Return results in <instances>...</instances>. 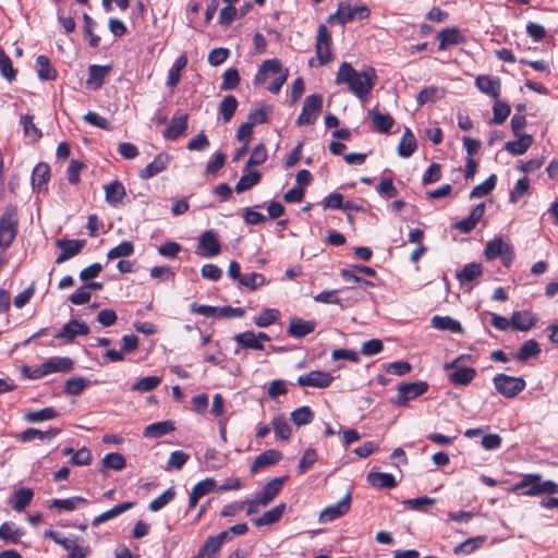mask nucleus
I'll return each instance as SVG.
<instances>
[{
  "label": "nucleus",
  "instance_id": "45",
  "mask_svg": "<svg viewBox=\"0 0 558 558\" xmlns=\"http://www.w3.org/2000/svg\"><path fill=\"white\" fill-rule=\"evenodd\" d=\"M36 64L38 66V76L43 81H54L57 78V71L51 65L49 59L40 54L36 59Z\"/></svg>",
  "mask_w": 558,
  "mask_h": 558
},
{
  "label": "nucleus",
  "instance_id": "30",
  "mask_svg": "<svg viewBox=\"0 0 558 558\" xmlns=\"http://www.w3.org/2000/svg\"><path fill=\"white\" fill-rule=\"evenodd\" d=\"M262 179V173L258 170H250L245 167L243 174L235 184V192L238 194L243 193L254 185H256Z\"/></svg>",
  "mask_w": 558,
  "mask_h": 558
},
{
  "label": "nucleus",
  "instance_id": "3",
  "mask_svg": "<svg viewBox=\"0 0 558 558\" xmlns=\"http://www.w3.org/2000/svg\"><path fill=\"white\" fill-rule=\"evenodd\" d=\"M19 230L17 208L8 205L0 217V245L7 250L13 243Z\"/></svg>",
  "mask_w": 558,
  "mask_h": 558
},
{
  "label": "nucleus",
  "instance_id": "52",
  "mask_svg": "<svg viewBox=\"0 0 558 558\" xmlns=\"http://www.w3.org/2000/svg\"><path fill=\"white\" fill-rule=\"evenodd\" d=\"M497 177L496 174L489 175L483 183L476 185L471 194V198H480L487 196L496 186Z\"/></svg>",
  "mask_w": 558,
  "mask_h": 558
},
{
  "label": "nucleus",
  "instance_id": "8",
  "mask_svg": "<svg viewBox=\"0 0 558 558\" xmlns=\"http://www.w3.org/2000/svg\"><path fill=\"white\" fill-rule=\"evenodd\" d=\"M323 108V97L319 94H312L305 97L303 101L302 111L298 118L299 125L313 124Z\"/></svg>",
  "mask_w": 558,
  "mask_h": 558
},
{
  "label": "nucleus",
  "instance_id": "10",
  "mask_svg": "<svg viewBox=\"0 0 558 558\" xmlns=\"http://www.w3.org/2000/svg\"><path fill=\"white\" fill-rule=\"evenodd\" d=\"M331 37L326 25L320 24L317 29L315 44V52L322 65L327 64L331 60Z\"/></svg>",
  "mask_w": 558,
  "mask_h": 558
},
{
  "label": "nucleus",
  "instance_id": "16",
  "mask_svg": "<svg viewBox=\"0 0 558 558\" xmlns=\"http://www.w3.org/2000/svg\"><path fill=\"white\" fill-rule=\"evenodd\" d=\"M282 72L281 61L277 58L265 60L258 68L253 80L254 86H262L268 80L269 75H277Z\"/></svg>",
  "mask_w": 558,
  "mask_h": 558
},
{
  "label": "nucleus",
  "instance_id": "25",
  "mask_svg": "<svg viewBox=\"0 0 558 558\" xmlns=\"http://www.w3.org/2000/svg\"><path fill=\"white\" fill-rule=\"evenodd\" d=\"M315 326L316 324L313 320H303L301 318L293 317L290 319L287 333L293 338L300 339L314 331Z\"/></svg>",
  "mask_w": 558,
  "mask_h": 558
},
{
  "label": "nucleus",
  "instance_id": "58",
  "mask_svg": "<svg viewBox=\"0 0 558 558\" xmlns=\"http://www.w3.org/2000/svg\"><path fill=\"white\" fill-rule=\"evenodd\" d=\"M314 417V413L310 407H301L291 413V420L296 426L310 424Z\"/></svg>",
  "mask_w": 558,
  "mask_h": 558
},
{
  "label": "nucleus",
  "instance_id": "43",
  "mask_svg": "<svg viewBox=\"0 0 558 558\" xmlns=\"http://www.w3.org/2000/svg\"><path fill=\"white\" fill-rule=\"evenodd\" d=\"M59 416V412L53 408H45L38 411H28L24 414V420L28 423H40L50 421Z\"/></svg>",
  "mask_w": 558,
  "mask_h": 558
},
{
  "label": "nucleus",
  "instance_id": "19",
  "mask_svg": "<svg viewBox=\"0 0 558 558\" xmlns=\"http://www.w3.org/2000/svg\"><path fill=\"white\" fill-rule=\"evenodd\" d=\"M484 213L485 203H480L471 210L466 218L457 221L453 225V228L462 233H470L476 227L477 222L483 218Z\"/></svg>",
  "mask_w": 558,
  "mask_h": 558
},
{
  "label": "nucleus",
  "instance_id": "18",
  "mask_svg": "<svg viewBox=\"0 0 558 558\" xmlns=\"http://www.w3.org/2000/svg\"><path fill=\"white\" fill-rule=\"evenodd\" d=\"M282 459V453L276 449H268L258 454L250 466L252 474L257 473L262 469L277 464Z\"/></svg>",
  "mask_w": 558,
  "mask_h": 558
},
{
  "label": "nucleus",
  "instance_id": "21",
  "mask_svg": "<svg viewBox=\"0 0 558 558\" xmlns=\"http://www.w3.org/2000/svg\"><path fill=\"white\" fill-rule=\"evenodd\" d=\"M60 432L61 430L59 428H50V429L44 432L38 428L29 427V428H26L24 432H22L17 436V440L21 442H28L34 439H39L41 441H49L52 438H54L56 436H58L60 434Z\"/></svg>",
  "mask_w": 558,
  "mask_h": 558
},
{
  "label": "nucleus",
  "instance_id": "27",
  "mask_svg": "<svg viewBox=\"0 0 558 558\" xmlns=\"http://www.w3.org/2000/svg\"><path fill=\"white\" fill-rule=\"evenodd\" d=\"M104 190L106 202L113 207L121 204L122 199L126 195L124 185L118 180L105 185Z\"/></svg>",
  "mask_w": 558,
  "mask_h": 558
},
{
  "label": "nucleus",
  "instance_id": "28",
  "mask_svg": "<svg viewBox=\"0 0 558 558\" xmlns=\"http://www.w3.org/2000/svg\"><path fill=\"white\" fill-rule=\"evenodd\" d=\"M476 87L484 94L498 98L500 95V80L488 75H480L475 80Z\"/></svg>",
  "mask_w": 558,
  "mask_h": 558
},
{
  "label": "nucleus",
  "instance_id": "51",
  "mask_svg": "<svg viewBox=\"0 0 558 558\" xmlns=\"http://www.w3.org/2000/svg\"><path fill=\"white\" fill-rule=\"evenodd\" d=\"M280 313L276 308H265L260 314L254 318V324L257 327L266 328L278 320Z\"/></svg>",
  "mask_w": 558,
  "mask_h": 558
},
{
  "label": "nucleus",
  "instance_id": "62",
  "mask_svg": "<svg viewBox=\"0 0 558 558\" xmlns=\"http://www.w3.org/2000/svg\"><path fill=\"white\" fill-rule=\"evenodd\" d=\"M376 191L380 196H383L387 199L392 198V197L397 196V194H398V190L395 187L392 179L386 178V177L380 179V181L376 187Z\"/></svg>",
  "mask_w": 558,
  "mask_h": 558
},
{
  "label": "nucleus",
  "instance_id": "33",
  "mask_svg": "<svg viewBox=\"0 0 558 558\" xmlns=\"http://www.w3.org/2000/svg\"><path fill=\"white\" fill-rule=\"evenodd\" d=\"M351 21H353V11L352 7L347 1L339 2L337 11L327 19V22L331 25H345Z\"/></svg>",
  "mask_w": 558,
  "mask_h": 558
},
{
  "label": "nucleus",
  "instance_id": "31",
  "mask_svg": "<svg viewBox=\"0 0 558 558\" xmlns=\"http://www.w3.org/2000/svg\"><path fill=\"white\" fill-rule=\"evenodd\" d=\"M33 496L34 493L31 488L22 487L13 493L9 502L15 511L21 512L31 504Z\"/></svg>",
  "mask_w": 558,
  "mask_h": 558
},
{
  "label": "nucleus",
  "instance_id": "54",
  "mask_svg": "<svg viewBox=\"0 0 558 558\" xmlns=\"http://www.w3.org/2000/svg\"><path fill=\"white\" fill-rule=\"evenodd\" d=\"M160 383L161 377L159 376L143 377L133 384L132 390L138 392H148L157 388Z\"/></svg>",
  "mask_w": 558,
  "mask_h": 558
},
{
  "label": "nucleus",
  "instance_id": "37",
  "mask_svg": "<svg viewBox=\"0 0 558 558\" xmlns=\"http://www.w3.org/2000/svg\"><path fill=\"white\" fill-rule=\"evenodd\" d=\"M284 509H286V504L281 502L279 505L275 506L274 508H271L270 510L266 511L262 517L254 519L253 523L258 527L266 526V525H272L281 519V517L284 512Z\"/></svg>",
  "mask_w": 558,
  "mask_h": 558
},
{
  "label": "nucleus",
  "instance_id": "15",
  "mask_svg": "<svg viewBox=\"0 0 558 558\" xmlns=\"http://www.w3.org/2000/svg\"><path fill=\"white\" fill-rule=\"evenodd\" d=\"M332 380V375L324 371H312L298 377V384L301 387L327 388Z\"/></svg>",
  "mask_w": 558,
  "mask_h": 558
},
{
  "label": "nucleus",
  "instance_id": "56",
  "mask_svg": "<svg viewBox=\"0 0 558 558\" xmlns=\"http://www.w3.org/2000/svg\"><path fill=\"white\" fill-rule=\"evenodd\" d=\"M174 497H175L174 488L169 487L160 496H158L157 498L153 499L149 502L148 509L153 512H157L160 509H162L165 506H167L170 501H172Z\"/></svg>",
  "mask_w": 558,
  "mask_h": 558
},
{
  "label": "nucleus",
  "instance_id": "42",
  "mask_svg": "<svg viewBox=\"0 0 558 558\" xmlns=\"http://www.w3.org/2000/svg\"><path fill=\"white\" fill-rule=\"evenodd\" d=\"M432 326L438 330H449L454 333L463 332L460 322L449 316H434L432 318Z\"/></svg>",
  "mask_w": 558,
  "mask_h": 558
},
{
  "label": "nucleus",
  "instance_id": "32",
  "mask_svg": "<svg viewBox=\"0 0 558 558\" xmlns=\"http://www.w3.org/2000/svg\"><path fill=\"white\" fill-rule=\"evenodd\" d=\"M50 179V167L46 162H39L32 173L33 190L41 191Z\"/></svg>",
  "mask_w": 558,
  "mask_h": 558
},
{
  "label": "nucleus",
  "instance_id": "55",
  "mask_svg": "<svg viewBox=\"0 0 558 558\" xmlns=\"http://www.w3.org/2000/svg\"><path fill=\"white\" fill-rule=\"evenodd\" d=\"M485 539H486L485 536H476V537L469 538V539L460 543L459 545H457L453 548V553L456 555H460V554L470 555L473 551H475V549L478 547V545L483 544L485 542Z\"/></svg>",
  "mask_w": 558,
  "mask_h": 558
},
{
  "label": "nucleus",
  "instance_id": "5",
  "mask_svg": "<svg viewBox=\"0 0 558 558\" xmlns=\"http://www.w3.org/2000/svg\"><path fill=\"white\" fill-rule=\"evenodd\" d=\"M495 389L505 398H514L525 389L526 383L522 377L497 374L493 378Z\"/></svg>",
  "mask_w": 558,
  "mask_h": 558
},
{
  "label": "nucleus",
  "instance_id": "13",
  "mask_svg": "<svg viewBox=\"0 0 558 558\" xmlns=\"http://www.w3.org/2000/svg\"><path fill=\"white\" fill-rule=\"evenodd\" d=\"M85 240H68V239H58L56 241V245L60 248V253L56 258L57 264H62L70 258L78 255L83 247L85 246Z\"/></svg>",
  "mask_w": 558,
  "mask_h": 558
},
{
  "label": "nucleus",
  "instance_id": "41",
  "mask_svg": "<svg viewBox=\"0 0 558 558\" xmlns=\"http://www.w3.org/2000/svg\"><path fill=\"white\" fill-rule=\"evenodd\" d=\"M439 49H446L448 46L459 45L463 41V36L458 28H445L437 35Z\"/></svg>",
  "mask_w": 558,
  "mask_h": 558
},
{
  "label": "nucleus",
  "instance_id": "23",
  "mask_svg": "<svg viewBox=\"0 0 558 558\" xmlns=\"http://www.w3.org/2000/svg\"><path fill=\"white\" fill-rule=\"evenodd\" d=\"M88 332L89 328L84 322L73 319L62 327L57 337L73 341L77 336H86Z\"/></svg>",
  "mask_w": 558,
  "mask_h": 558
},
{
  "label": "nucleus",
  "instance_id": "4",
  "mask_svg": "<svg viewBox=\"0 0 558 558\" xmlns=\"http://www.w3.org/2000/svg\"><path fill=\"white\" fill-rule=\"evenodd\" d=\"M44 536L62 546L69 553V558H85L90 551L88 546L83 545V538L77 536L74 538L63 537L52 530L46 531Z\"/></svg>",
  "mask_w": 558,
  "mask_h": 558
},
{
  "label": "nucleus",
  "instance_id": "29",
  "mask_svg": "<svg viewBox=\"0 0 558 558\" xmlns=\"http://www.w3.org/2000/svg\"><path fill=\"white\" fill-rule=\"evenodd\" d=\"M369 116L374 128L380 133H389L395 124L393 118L389 113H381L377 107L369 110Z\"/></svg>",
  "mask_w": 558,
  "mask_h": 558
},
{
  "label": "nucleus",
  "instance_id": "63",
  "mask_svg": "<svg viewBox=\"0 0 558 558\" xmlns=\"http://www.w3.org/2000/svg\"><path fill=\"white\" fill-rule=\"evenodd\" d=\"M267 149L264 144H258L252 151L247 162L246 168L253 166H260L267 160Z\"/></svg>",
  "mask_w": 558,
  "mask_h": 558
},
{
  "label": "nucleus",
  "instance_id": "50",
  "mask_svg": "<svg viewBox=\"0 0 558 558\" xmlns=\"http://www.w3.org/2000/svg\"><path fill=\"white\" fill-rule=\"evenodd\" d=\"M101 464L102 469H100V472H105V469L121 471L125 468V459L119 452H110L102 458Z\"/></svg>",
  "mask_w": 558,
  "mask_h": 558
},
{
  "label": "nucleus",
  "instance_id": "20",
  "mask_svg": "<svg viewBox=\"0 0 558 558\" xmlns=\"http://www.w3.org/2000/svg\"><path fill=\"white\" fill-rule=\"evenodd\" d=\"M187 130V114H173L169 126L163 131L166 140L175 141Z\"/></svg>",
  "mask_w": 558,
  "mask_h": 558
},
{
  "label": "nucleus",
  "instance_id": "1",
  "mask_svg": "<svg viewBox=\"0 0 558 558\" xmlns=\"http://www.w3.org/2000/svg\"><path fill=\"white\" fill-rule=\"evenodd\" d=\"M376 73L373 68L357 72L351 63L342 62L336 75L337 85L345 84L348 89L364 101L371 94L375 83Z\"/></svg>",
  "mask_w": 558,
  "mask_h": 558
},
{
  "label": "nucleus",
  "instance_id": "9",
  "mask_svg": "<svg viewBox=\"0 0 558 558\" xmlns=\"http://www.w3.org/2000/svg\"><path fill=\"white\" fill-rule=\"evenodd\" d=\"M221 252L218 234L214 230H207L198 239L197 254L203 257H214Z\"/></svg>",
  "mask_w": 558,
  "mask_h": 558
},
{
  "label": "nucleus",
  "instance_id": "17",
  "mask_svg": "<svg viewBox=\"0 0 558 558\" xmlns=\"http://www.w3.org/2000/svg\"><path fill=\"white\" fill-rule=\"evenodd\" d=\"M171 160V156L167 153H159L155 156L154 160L148 163L145 168L140 171V178L142 180L151 179L163 170L167 169L169 162Z\"/></svg>",
  "mask_w": 558,
  "mask_h": 558
},
{
  "label": "nucleus",
  "instance_id": "6",
  "mask_svg": "<svg viewBox=\"0 0 558 558\" xmlns=\"http://www.w3.org/2000/svg\"><path fill=\"white\" fill-rule=\"evenodd\" d=\"M428 389L426 381L402 383L398 386L397 397L391 399L396 407H405L410 400L424 395Z\"/></svg>",
  "mask_w": 558,
  "mask_h": 558
},
{
  "label": "nucleus",
  "instance_id": "2",
  "mask_svg": "<svg viewBox=\"0 0 558 558\" xmlns=\"http://www.w3.org/2000/svg\"><path fill=\"white\" fill-rule=\"evenodd\" d=\"M512 490H522L525 496L551 495L558 492V484L550 480L544 481L539 474L529 473L513 485Z\"/></svg>",
  "mask_w": 558,
  "mask_h": 558
},
{
  "label": "nucleus",
  "instance_id": "60",
  "mask_svg": "<svg viewBox=\"0 0 558 558\" xmlns=\"http://www.w3.org/2000/svg\"><path fill=\"white\" fill-rule=\"evenodd\" d=\"M240 74L236 69H228L222 75L221 90L234 89L240 83Z\"/></svg>",
  "mask_w": 558,
  "mask_h": 558
},
{
  "label": "nucleus",
  "instance_id": "35",
  "mask_svg": "<svg viewBox=\"0 0 558 558\" xmlns=\"http://www.w3.org/2000/svg\"><path fill=\"white\" fill-rule=\"evenodd\" d=\"M533 143V137L529 134H520L517 140L507 142L505 148L508 153L514 156H520L526 153Z\"/></svg>",
  "mask_w": 558,
  "mask_h": 558
},
{
  "label": "nucleus",
  "instance_id": "26",
  "mask_svg": "<svg viewBox=\"0 0 558 558\" xmlns=\"http://www.w3.org/2000/svg\"><path fill=\"white\" fill-rule=\"evenodd\" d=\"M215 486H216V482L213 478H206V480H203V481L198 482L192 488V492L190 494L187 510H191V509L195 508L197 502H198V500L203 496H205L208 493H210L211 490H214Z\"/></svg>",
  "mask_w": 558,
  "mask_h": 558
},
{
  "label": "nucleus",
  "instance_id": "14",
  "mask_svg": "<svg viewBox=\"0 0 558 558\" xmlns=\"http://www.w3.org/2000/svg\"><path fill=\"white\" fill-rule=\"evenodd\" d=\"M287 476L275 477L270 480L257 494V502L260 504L262 507L268 506L276 496L281 492Z\"/></svg>",
  "mask_w": 558,
  "mask_h": 558
},
{
  "label": "nucleus",
  "instance_id": "12",
  "mask_svg": "<svg viewBox=\"0 0 558 558\" xmlns=\"http://www.w3.org/2000/svg\"><path fill=\"white\" fill-rule=\"evenodd\" d=\"M463 359L460 356L449 364L445 365V368H453V372L449 375V379L454 385L466 386L476 376V369L470 366H459V362Z\"/></svg>",
  "mask_w": 558,
  "mask_h": 558
},
{
  "label": "nucleus",
  "instance_id": "61",
  "mask_svg": "<svg viewBox=\"0 0 558 558\" xmlns=\"http://www.w3.org/2000/svg\"><path fill=\"white\" fill-rule=\"evenodd\" d=\"M190 458V454L185 453L182 450H175L171 452L168 462H167V470H181L184 464L187 462Z\"/></svg>",
  "mask_w": 558,
  "mask_h": 558
},
{
  "label": "nucleus",
  "instance_id": "34",
  "mask_svg": "<svg viewBox=\"0 0 558 558\" xmlns=\"http://www.w3.org/2000/svg\"><path fill=\"white\" fill-rule=\"evenodd\" d=\"M48 375L52 373H66L72 371L74 362L66 356H54L44 362Z\"/></svg>",
  "mask_w": 558,
  "mask_h": 558
},
{
  "label": "nucleus",
  "instance_id": "38",
  "mask_svg": "<svg viewBox=\"0 0 558 558\" xmlns=\"http://www.w3.org/2000/svg\"><path fill=\"white\" fill-rule=\"evenodd\" d=\"M417 148L416 140L410 129H405L398 145V155L402 158L411 157Z\"/></svg>",
  "mask_w": 558,
  "mask_h": 558
},
{
  "label": "nucleus",
  "instance_id": "11",
  "mask_svg": "<svg viewBox=\"0 0 558 558\" xmlns=\"http://www.w3.org/2000/svg\"><path fill=\"white\" fill-rule=\"evenodd\" d=\"M351 499V492H348L344 497L337 504L330 505L323 509L319 513L318 521L320 523H327L343 517L350 510Z\"/></svg>",
  "mask_w": 558,
  "mask_h": 558
},
{
  "label": "nucleus",
  "instance_id": "40",
  "mask_svg": "<svg viewBox=\"0 0 558 558\" xmlns=\"http://www.w3.org/2000/svg\"><path fill=\"white\" fill-rule=\"evenodd\" d=\"M367 482L377 488H393L397 486L395 476L390 473L384 472H369L367 474Z\"/></svg>",
  "mask_w": 558,
  "mask_h": 558
},
{
  "label": "nucleus",
  "instance_id": "47",
  "mask_svg": "<svg viewBox=\"0 0 558 558\" xmlns=\"http://www.w3.org/2000/svg\"><path fill=\"white\" fill-rule=\"evenodd\" d=\"M272 112V107L269 105H260L252 109L247 116V121L252 125L263 124L268 122V114Z\"/></svg>",
  "mask_w": 558,
  "mask_h": 558
},
{
  "label": "nucleus",
  "instance_id": "49",
  "mask_svg": "<svg viewBox=\"0 0 558 558\" xmlns=\"http://www.w3.org/2000/svg\"><path fill=\"white\" fill-rule=\"evenodd\" d=\"M541 353L539 344L534 340L525 341L517 353V359L521 362H525L531 357H535Z\"/></svg>",
  "mask_w": 558,
  "mask_h": 558
},
{
  "label": "nucleus",
  "instance_id": "44",
  "mask_svg": "<svg viewBox=\"0 0 558 558\" xmlns=\"http://www.w3.org/2000/svg\"><path fill=\"white\" fill-rule=\"evenodd\" d=\"M271 426L275 432V436L281 440H288L292 434V428L288 424L287 418L283 414L276 415L271 420Z\"/></svg>",
  "mask_w": 558,
  "mask_h": 558
},
{
  "label": "nucleus",
  "instance_id": "24",
  "mask_svg": "<svg viewBox=\"0 0 558 558\" xmlns=\"http://www.w3.org/2000/svg\"><path fill=\"white\" fill-rule=\"evenodd\" d=\"M233 340L239 344V348L234 349V354H239L241 349L264 350V344L257 341L255 332L251 330L234 335Z\"/></svg>",
  "mask_w": 558,
  "mask_h": 558
},
{
  "label": "nucleus",
  "instance_id": "64",
  "mask_svg": "<svg viewBox=\"0 0 558 558\" xmlns=\"http://www.w3.org/2000/svg\"><path fill=\"white\" fill-rule=\"evenodd\" d=\"M221 545L215 538V536H208L203 543L201 549L206 556V558H217V554L221 549Z\"/></svg>",
  "mask_w": 558,
  "mask_h": 558
},
{
  "label": "nucleus",
  "instance_id": "39",
  "mask_svg": "<svg viewBox=\"0 0 558 558\" xmlns=\"http://www.w3.org/2000/svg\"><path fill=\"white\" fill-rule=\"evenodd\" d=\"M175 429L171 421H162L149 424L145 427L143 435L146 438H160Z\"/></svg>",
  "mask_w": 558,
  "mask_h": 558
},
{
  "label": "nucleus",
  "instance_id": "48",
  "mask_svg": "<svg viewBox=\"0 0 558 558\" xmlns=\"http://www.w3.org/2000/svg\"><path fill=\"white\" fill-rule=\"evenodd\" d=\"M238 108V99L233 95H228L219 104V113L225 122H229Z\"/></svg>",
  "mask_w": 558,
  "mask_h": 558
},
{
  "label": "nucleus",
  "instance_id": "7",
  "mask_svg": "<svg viewBox=\"0 0 558 558\" xmlns=\"http://www.w3.org/2000/svg\"><path fill=\"white\" fill-rule=\"evenodd\" d=\"M484 255L487 260L500 257L505 266H509L514 258L511 244L501 238L487 242Z\"/></svg>",
  "mask_w": 558,
  "mask_h": 558
},
{
  "label": "nucleus",
  "instance_id": "53",
  "mask_svg": "<svg viewBox=\"0 0 558 558\" xmlns=\"http://www.w3.org/2000/svg\"><path fill=\"white\" fill-rule=\"evenodd\" d=\"M511 112L510 106L507 102L496 100L493 107L492 124H502Z\"/></svg>",
  "mask_w": 558,
  "mask_h": 558
},
{
  "label": "nucleus",
  "instance_id": "57",
  "mask_svg": "<svg viewBox=\"0 0 558 558\" xmlns=\"http://www.w3.org/2000/svg\"><path fill=\"white\" fill-rule=\"evenodd\" d=\"M134 253V245L130 241H123L119 245L112 247L107 253V258L112 260L116 258L129 257Z\"/></svg>",
  "mask_w": 558,
  "mask_h": 558
},
{
  "label": "nucleus",
  "instance_id": "36",
  "mask_svg": "<svg viewBox=\"0 0 558 558\" xmlns=\"http://www.w3.org/2000/svg\"><path fill=\"white\" fill-rule=\"evenodd\" d=\"M483 268L481 264L470 263L463 266V268L457 272V279L462 287L466 283H472L482 275Z\"/></svg>",
  "mask_w": 558,
  "mask_h": 558
},
{
  "label": "nucleus",
  "instance_id": "46",
  "mask_svg": "<svg viewBox=\"0 0 558 558\" xmlns=\"http://www.w3.org/2000/svg\"><path fill=\"white\" fill-rule=\"evenodd\" d=\"M109 72L108 66L93 64L88 69V80L87 84L93 86L94 89L99 88L105 81V76Z\"/></svg>",
  "mask_w": 558,
  "mask_h": 558
},
{
  "label": "nucleus",
  "instance_id": "22",
  "mask_svg": "<svg viewBox=\"0 0 558 558\" xmlns=\"http://www.w3.org/2000/svg\"><path fill=\"white\" fill-rule=\"evenodd\" d=\"M537 318L529 311H515L510 317L511 328L527 331L536 324Z\"/></svg>",
  "mask_w": 558,
  "mask_h": 558
},
{
  "label": "nucleus",
  "instance_id": "59",
  "mask_svg": "<svg viewBox=\"0 0 558 558\" xmlns=\"http://www.w3.org/2000/svg\"><path fill=\"white\" fill-rule=\"evenodd\" d=\"M239 282L241 286L248 288L250 290H256L257 288L265 284L266 279L262 274L251 272L247 275H242Z\"/></svg>",
  "mask_w": 558,
  "mask_h": 558
}]
</instances>
